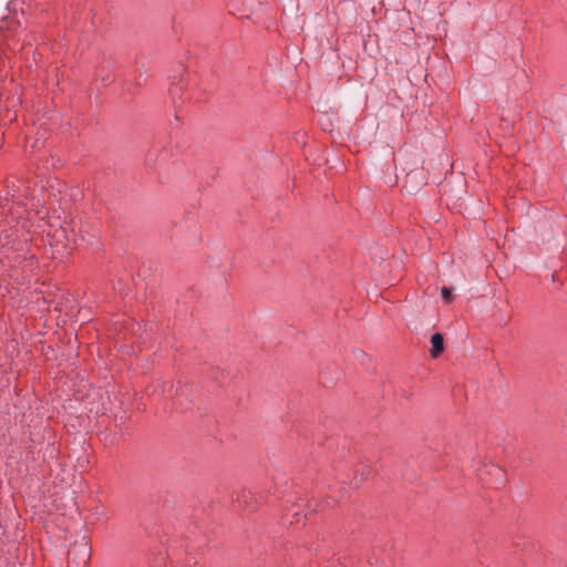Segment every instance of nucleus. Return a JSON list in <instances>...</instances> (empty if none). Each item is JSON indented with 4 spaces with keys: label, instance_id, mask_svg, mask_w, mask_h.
<instances>
[{
    "label": "nucleus",
    "instance_id": "nucleus-1",
    "mask_svg": "<svg viewBox=\"0 0 567 567\" xmlns=\"http://www.w3.org/2000/svg\"><path fill=\"white\" fill-rule=\"evenodd\" d=\"M444 350V340L441 333H434L431 338L430 354L432 358H437Z\"/></svg>",
    "mask_w": 567,
    "mask_h": 567
},
{
    "label": "nucleus",
    "instance_id": "nucleus-3",
    "mask_svg": "<svg viewBox=\"0 0 567 567\" xmlns=\"http://www.w3.org/2000/svg\"><path fill=\"white\" fill-rule=\"evenodd\" d=\"M441 295L444 301L450 302L452 300V290L447 287H443Z\"/></svg>",
    "mask_w": 567,
    "mask_h": 567
},
{
    "label": "nucleus",
    "instance_id": "nucleus-2",
    "mask_svg": "<svg viewBox=\"0 0 567 567\" xmlns=\"http://www.w3.org/2000/svg\"><path fill=\"white\" fill-rule=\"evenodd\" d=\"M78 551L81 556L83 566H85L90 559V549L87 548V546L85 544H83L78 548Z\"/></svg>",
    "mask_w": 567,
    "mask_h": 567
}]
</instances>
